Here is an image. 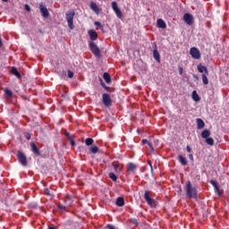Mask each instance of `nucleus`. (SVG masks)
<instances>
[{
	"label": "nucleus",
	"mask_w": 229,
	"mask_h": 229,
	"mask_svg": "<svg viewBox=\"0 0 229 229\" xmlns=\"http://www.w3.org/2000/svg\"><path fill=\"white\" fill-rule=\"evenodd\" d=\"M74 15H76V12L74 11V9H71L65 13V19L69 30H74Z\"/></svg>",
	"instance_id": "nucleus-1"
},
{
	"label": "nucleus",
	"mask_w": 229,
	"mask_h": 229,
	"mask_svg": "<svg viewBox=\"0 0 229 229\" xmlns=\"http://www.w3.org/2000/svg\"><path fill=\"white\" fill-rule=\"evenodd\" d=\"M185 191L187 198H198V191H196V188L192 186L191 181L186 182Z\"/></svg>",
	"instance_id": "nucleus-2"
},
{
	"label": "nucleus",
	"mask_w": 229,
	"mask_h": 229,
	"mask_svg": "<svg viewBox=\"0 0 229 229\" xmlns=\"http://www.w3.org/2000/svg\"><path fill=\"white\" fill-rule=\"evenodd\" d=\"M89 46L91 53H93L95 56H97L98 58L101 57V50L95 42L89 41Z\"/></svg>",
	"instance_id": "nucleus-3"
},
{
	"label": "nucleus",
	"mask_w": 229,
	"mask_h": 229,
	"mask_svg": "<svg viewBox=\"0 0 229 229\" xmlns=\"http://www.w3.org/2000/svg\"><path fill=\"white\" fill-rule=\"evenodd\" d=\"M17 158H18L20 164H21V165H23V167H26V165H28V157H26L24 153H22L21 150L18 151Z\"/></svg>",
	"instance_id": "nucleus-4"
},
{
	"label": "nucleus",
	"mask_w": 229,
	"mask_h": 229,
	"mask_svg": "<svg viewBox=\"0 0 229 229\" xmlns=\"http://www.w3.org/2000/svg\"><path fill=\"white\" fill-rule=\"evenodd\" d=\"M102 102L105 106H112V98L108 93L102 95Z\"/></svg>",
	"instance_id": "nucleus-5"
},
{
	"label": "nucleus",
	"mask_w": 229,
	"mask_h": 229,
	"mask_svg": "<svg viewBox=\"0 0 229 229\" xmlns=\"http://www.w3.org/2000/svg\"><path fill=\"white\" fill-rule=\"evenodd\" d=\"M190 55L195 59L199 60L201 58V52H199V49L196 47H191L190 49Z\"/></svg>",
	"instance_id": "nucleus-6"
},
{
	"label": "nucleus",
	"mask_w": 229,
	"mask_h": 229,
	"mask_svg": "<svg viewBox=\"0 0 229 229\" xmlns=\"http://www.w3.org/2000/svg\"><path fill=\"white\" fill-rule=\"evenodd\" d=\"M144 199L147 201L148 207H153V204L155 203V200L151 197H149V191H145L144 193Z\"/></svg>",
	"instance_id": "nucleus-7"
},
{
	"label": "nucleus",
	"mask_w": 229,
	"mask_h": 229,
	"mask_svg": "<svg viewBox=\"0 0 229 229\" xmlns=\"http://www.w3.org/2000/svg\"><path fill=\"white\" fill-rule=\"evenodd\" d=\"M153 46H154V51H153L154 59L157 62V64H160V53H158L157 43H153Z\"/></svg>",
	"instance_id": "nucleus-8"
},
{
	"label": "nucleus",
	"mask_w": 229,
	"mask_h": 229,
	"mask_svg": "<svg viewBox=\"0 0 229 229\" xmlns=\"http://www.w3.org/2000/svg\"><path fill=\"white\" fill-rule=\"evenodd\" d=\"M112 166L114 167L115 173H117V174L122 173L123 165L122 164H120L119 162H115V161L113 162Z\"/></svg>",
	"instance_id": "nucleus-9"
},
{
	"label": "nucleus",
	"mask_w": 229,
	"mask_h": 229,
	"mask_svg": "<svg viewBox=\"0 0 229 229\" xmlns=\"http://www.w3.org/2000/svg\"><path fill=\"white\" fill-rule=\"evenodd\" d=\"M39 10L42 17H45V19H47V17H49V11H47V7L44 6V4H40Z\"/></svg>",
	"instance_id": "nucleus-10"
},
{
	"label": "nucleus",
	"mask_w": 229,
	"mask_h": 229,
	"mask_svg": "<svg viewBox=\"0 0 229 229\" xmlns=\"http://www.w3.org/2000/svg\"><path fill=\"white\" fill-rule=\"evenodd\" d=\"M30 149H31L32 153H34V155H36V157H40V155H41L40 150L38 149V148L37 147L35 142L30 143Z\"/></svg>",
	"instance_id": "nucleus-11"
},
{
	"label": "nucleus",
	"mask_w": 229,
	"mask_h": 229,
	"mask_svg": "<svg viewBox=\"0 0 229 229\" xmlns=\"http://www.w3.org/2000/svg\"><path fill=\"white\" fill-rule=\"evenodd\" d=\"M183 21L186 22V24H192V21H193V18L192 16L191 15V13H186L184 15H183Z\"/></svg>",
	"instance_id": "nucleus-12"
},
{
	"label": "nucleus",
	"mask_w": 229,
	"mask_h": 229,
	"mask_svg": "<svg viewBox=\"0 0 229 229\" xmlns=\"http://www.w3.org/2000/svg\"><path fill=\"white\" fill-rule=\"evenodd\" d=\"M157 28H161V30H165L167 28V24L162 19H158L157 21Z\"/></svg>",
	"instance_id": "nucleus-13"
},
{
	"label": "nucleus",
	"mask_w": 229,
	"mask_h": 229,
	"mask_svg": "<svg viewBox=\"0 0 229 229\" xmlns=\"http://www.w3.org/2000/svg\"><path fill=\"white\" fill-rule=\"evenodd\" d=\"M88 33L90 38V40H98V32H96V30H90Z\"/></svg>",
	"instance_id": "nucleus-14"
},
{
	"label": "nucleus",
	"mask_w": 229,
	"mask_h": 229,
	"mask_svg": "<svg viewBox=\"0 0 229 229\" xmlns=\"http://www.w3.org/2000/svg\"><path fill=\"white\" fill-rule=\"evenodd\" d=\"M90 8L95 13H99V6H98V4H96L95 2H90Z\"/></svg>",
	"instance_id": "nucleus-15"
},
{
	"label": "nucleus",
	"mask_w": 229,
	"mask_h": 229,
	"mask_svg": "<svg viewBox=\"0 0 229 229\" xmlns=\"http://www.w3.org/2000/svg\"><path fill=\"white\" fill-rule=\"evenodd\" d=\"M11 72L14 76H16V78H18V80H21V78H22V76L21 75V72H19V70H17V68H15V67H12Z\"/></svg>",
	"instance_id": "nucleus-16"
},
{
	"label": "nucleus",
	"mask_w": 229,
	"mask_h": 229,
	"mask_svg": "<svg viewBox=\"0 0 229 229\" xmlns=\"http://www.w3.org/2000/svg\"><path fill=\"white\" fill-rule=\"evenodd\" d=\"M198 71H199V72H201V73L205 72L204 74H208V69L207 68V66H203L201 64H199L198 65Z\"/></svg>",
	"instance_id": "nucleus-17"
},
{
	"label": "nucleus",
	"mask_w": 229,
	"mask_h": 229,
	"mask_svg": "<svg viewBox=\"0 0 229 229\" xmlns=\"http://www.w3.org/2000/svg\"><path fill=\"white\" fill-rule=\"evenodd\" d=\"M103 78L106 81V83H112V78L110 77V73L108 72H104Z\"/></svg>",
	"instance_id": "nucleus-18"
},
{
	"label": "nucleus",
	"mask_w": 229,
	"mask_h": 229,
	"mask_svg": "<svg viewBox=\"0 0 229 229\" xmlns=\"http://www.w3.org/2000/svg\"><path fill=\"white\" fill-rule=\"evenodd\" d=\"M197 126H198V130H202V128H205V122H203L201 118H198Z\"/></svg>",
	"instance_id": "nucleus-19"
},
{
	"label": "nucleus",
	"mask_w": 229,
	"mask_h": 229,
	"mask_svg": "<svg viewBox=\"0 0 229 229\" xmlns=\"http://www.w3.org/2000/svg\"><path fill=\"white\" fill-rule=\"evenodd\" d=\"M117 207H124V199L123 197H118L116 199Z\"/></svg>",
	"instance_id": "nucleus-20"
},
{
	"label": "nucleus",
	"mask_w": 229,
	"mask_h": 229,
	"mask_svg": "<svg viewBox=\"0 0 229 229\" xmlns=\"http://www.w3.org/2000/svg\"><path fill=\"white\" fill-rule=\"evenodd\" d=\"M201 137H202V139H208V138H210V131H208V130H204V131L201 132Z\"/></svg>",
	"instance_id": "nucleus-21"
},
{
	"label": "nucleus",
	"mask_w": 229,
	"mask_h": 229,
	"mask_svg": "<svg viewBox=\"0 0 229 229\" xmlns=\"http://www.w3.org/2000/svg\"><path fill=\"white\" fill-rule=\"evenodd\" d=\"M135 169H137V165H135V164H133V163H129V164L127 165V171L133 172V171H135Z\"/></svg>",
	"instance_id": "nucleus-22"
},
{
	"label": "nucleus",
	"mask_w": 229,
	"mask_h": 229,
	"mask_svg": "<svg viewBox=\"0 0 229 229\" xmlns=\"http://www.w3.org/2000/svg\"><path fill=\"white\" fill-rule=\"evenodd\" d=\"M179 162L182 164V165H187V158H185L183 156L180 155L178 157Z\"/></svg>",
	"instance_id": "nucleus-23"
},
{
	"label": "nucleus",
	"mask_w": 229,
	"mask_h": 229,
	"mask_svg": "<svg viewBox=\"0 0 229 229\" xmlns=\"http://www.w3.org/2000/svg\"><path fill=\"white\" fill-rule=\"evenodd\" d=\"M192 99L193 101H199V95H198V92L196 90L192 91Z\"/></svg>",
	"instance_id": "nucleus-24"
},
{
	"label": "nucleus",
	"mask_w": 229,
	"mask_h": 229,
	"mask_svg": "<svg viewBox=\"0 0 229 229\" xmlns=\"http://www.w3.org/2000/svg\"><path fill=\"white\" fill-rule=\"evenodd\" d=\"M86 146H92L94 144V140L92 138H87L85 140Z\"/></svg>",
	"instance_id": "nucleus-25"
},
{
	"label": "nucleus",
	"mask_w": 229,
	"mask_h": 229,
	"mask_svg": "<svg viewBox=\"0 0 229 229\" xmlns=\"http://www.w3.org/2000/svg\"><path fill=\"white\" fill-rule=\"evenodd\" d=\"M114 13L116 14V16L118 17V19H123V12L121 11V9H116L114 11Z\"/></svg>",
	"instance_id": "nucleus-26"
},
{
	"label": "nucleus",
	"mask_w": 229,
	"mask_h": 229,
	"mask_svg": "<svg viewBox=\"0 0 229 229\" xmlns=\"http://www.w3.org/2000/svg\"><path fill=\"white\" fill-rule=\"evenodd\" d=\"M206 143L208 146H214V139L213 138H206Z\"/></svg>",
	"instance_id": "nucleus-27"
},
{
	"label": "nucleus",
	"mask_w": 229,
	"mask_h": 229,
	"mask_svg": "<svg viewBox=\"0 0 229 229\" xmlns=\"http://www.w3.org/2000/svg\"><path fill=\"white\" fill-rule=\"evenodd\" d=\"M100 85L101 87H103V89H105V90H106L107 92H110V87L106 86V84H105V82H103V80L100 79Z\"/></svg>",
	"instance_id": "nucleus-28"
},
{
	"label": "nucleus",
	"mask_w": 229,
	"mask_h": 229,
	"mask_svg": "<svg viewBox=\"0 0 229 229\" xmlns=\"http://www.w3.org/2000/svg\"><path fill=\"white\" fill-rule=\"evenodd\" d=\"M4 94L7 95L9 98H13V92L10 90L9 89H4Z\"/></svg>",
	"instance_id": "nucleus-29"
},
{
	"label": "nucleus",
	"mask_w": 229,
	"mask_h": 229,
	"mask_svg": "<svg viewBox=\"0 0 229 229\" xmlns=\"http://www.w3.org/2000/svg\"><path fill=\"white\" fill-rule=\"evenodd\" d=\"M109 178L113 180V182H117V175L114 173H109Z\"/></svg>",
	"instance_id": "nucleus-30"
},
{
	"label": "nucleus",
	"mask_w": 229,
	"mask_h": 229,
	"mask_svg": "<svg viewBox=\"0 0 229 229\" xmlns=\"http://www.w3.org/2000/svg\"><path fill=\"white\" fill-rule=\"evenodd\" d=\"M208 74H202V82L204 85H208V78H207Z\"/></svg>",
	"instance_id": "nucleus-31"
},
{
	"label": "nucleus",
	"mask_w": 229,
	"mask_h": 229,
	"mask_svg": "<svg viewBox=\"0 0 229 229\" xmlns=\"http://www.w3.org/2000/svg\"><path fill=\"white\" fill-rule=\"evenodd\" d=\"M90 151L93 153V155H96V153L99 151V148H98V146H93L90 148Z\"/></svg>",
	"instance_id": "nucleus-32"
},
{
	"label": "nucleus",
	"mask_w": 229,
	"mask_h": 229,
	"mask_svg": "<svg viewBox=\"0 0 229 229\" xmlns=\"http://www.w3.org/2000/svg\"><path fill=\"white\" fill-rule=\"evenodd\" d=\"M112 9L114 10V12L115 10H119V7L117 6V3L116 2H112Z\"/></svg>",
	"instance_id": "nucleus-33"
},
{
	"label": "nucleus",
	"mask_w": 229,
	"mask_h": 229,
	"mask_svg": "<svg viewBox=\"0 0 229 229\" xmlns=\"http://www.w3.org/2000/svg\"><path fill=\"white\" fill-rule=\"evenodd\" d=\"M211 185H213L214 189H216V187L219 186V184L217 183V182L211 180L210 181Z\"/></svg>",
	"instance_id": "nucleus-34"
},
{
	"label": "nucleus",
	"mask_w": 229,
	"mask_h": 229,
	"mask_svg": "<svg viewBox=\"0 0 229 229\" xmlns=\"http://www.w3.org/2000/svg\"><path fill=\"white\" fill-rule=\"evenodd\" d=\"M215 192H216V194H218V196H221V190H220L219 186H216L215 188Z\"/></svg>",
	"instance_id": "nucleus-35"
},
{
	"label": "nucleus",
	"mask_w": 229,
	"mask_h": 229,
	"mask_svg": "<svg viewBox=\"0 0 229 229\" xmlns=\"http://www.w3.org/2000/svg\"><path fill=\"white\" fill-rule=\"evenodd\" d=\"M44 194L46 196H51V191H49V189L46 188L45 191H44Z\"/></svg>",
	"instance_id": "nucleus-36"
},
{
	"label": "nucleus",
	"mask_w": 229,
	"mask_h": 229,
	"mask_svg": "<svg viewBox=\"0 0 229 229\" xmlns=\"http://www.w3.org/2000/svg\"><path fill=\"white\" fill-rule=\"evenodd\" d=\"M94 24H95V26H98V28H100L101 30H103V26L101 25V22H99V21H95Z\"/></svg>",
	"instance_id": "nucleus-37"
},
{
	"label": "nucleus",
	"mask_w": 229,
	"mask_h": 229,
	"mask_svg": "<svg viewBox=\"0 0 229 229\" xmlns=\"http://www.w3.org/2000/svg\"><path fill=\"white\" fill-rule=\"evenodd\" d=\"M25 139H27V140H31V134H30V132L25 133Z\"/></svg>",
	"instance_id": "nucleus-38"
},
{
	"label": "nucleus",
	"mask_w": 229,
	"mask_h": 229,
	"mask_svg": "<svg viewBox=\"0 0 229 229\" xmlns=\"http://www.w3.org/2000/svg\"><path fill=\"white\" fill-rule=\"evenodd\" d=\"M186 151H187L188 153H192V148H191V146L187 145V147H186Z\"/></svg>",
	"instance_id": "nucleus-39"
},
{
	"label": "nucleus",
	"mask_w": 229,
	"mask_h": 229,
	"mask_svg": "<svg viewBox=\"0 0 229 229\" xmlns=\"http://www.w3.org/2000/svg\"><path fill=\"white\" fill-rule=\"evenodd\" d=\"M74 72L68 71V78H73Z\"/></svg>",
	"instance_id": "nucleus-40"
},
{
	"label": "nucleus",
	"mask_w": 229,
	"mask_h": 229,
	"mask_svg": "<svg viewBox=\"0 0 229 229\" xmlns=\"http://www.w3.org/2000/svg\"><path fill=\"white\" fill-rule=\"evenodd\" d=\"M25 10L26 12H31V7L28 4H25Z\"/></svg>",
	"instance_id": "nucleus-41"
},
{
	"label": "nucleus",
	"mask_w": 229,
	"mask_h": 229,
	"mask_svg": "<svg viewBox=\"0 0 229 229\" xmlns=\"http://www.w3.org/2000/svg\"><path fill=\"white\" fill-rule=\"evenodd\" d=\"M58 209H59V210H65V206L60 204V205L58 206Z\"/></svg>",
	"instance_id": "nucleus-42"
},
{
	"label": "nucleus",
	"mask_w": 229,
	"mask_h": 229,
	"mask_svg": "<svg viewBox=\"0 0 229 229\" xmlns=\"http://www.w3.org/2000/svg\"><path fill=\"white\" fill-rule=\"evenodd\" d=\"M70 141H71V146H76V142L74 141V140H72V138H70Z\"/></svg>",
	"instance_id": "nucleus-43"
},
{
	"label": "nucleus",
	"mask_w": 229,
	"mask_h": 229,
	"mask_svg": "<svg viewBox=\"0 0 229 229\" xmlns=\"http://www.w3.org/2000/svg\"><path fill=\"white\" fill-rule=\"evenodd\" d=\"M147 144L152 151L155 149V148H153V144H151V142L148 141Z\"/></svg>",
	"instance_id": "nucleus-44"
},
{
	"label": "nucleus",
	"mask_w": 229,
	"mask_h": 229,
	"mask_svg": "<svg viewBox=\"0 0 229 229\" xmlns=\"http://www.w3.org/2000/svg\"><path fill=\"white\" fill-rule=\"evenodd\" d=\"M179 74L181 75L183 74V68L182 67L179 68Z\"/></svg>",
	"instance_id": "nucleus-45"
},
{
	"label": "nucleus",
	"mask_w": 229,
	"mask_h": 229,
	"mask_svg": "<svg viewBox=\"0 0 229 229\" xmlns=\"http://www.w3.org/2000/svg\"><path fill=\"white\" fill-rule=\"evenodd\" d=\"M189 158H190V160L193 161L194 160V156H192V154H190Z\"/></svg>",
	"instance_id": "nucleus-46"
},
{
	"label": "nucleus",
	"mask_w": 229,
	"mask_h": 229,
	"mask_svg": "<svg viewBox=\"0 0 229 229\" xmlns=\"http://www.w3.org/2000/svg\"><path fill=\"white\" fill-rule=\"evenodd\" d=\"M148 142H149L148 140H142L143 144H148Z\"/></svg>",
	"instance_id": "nucleus-47"
},
{
	"label": "nucleus",
	"mask_w": 229,
	"mask_h": 229,
	"mask_svg": "<svg viewBox=\"0 0 229 229\" xmlns=\"http://www.w3.org/2000/svg\"><path fill=\"white\" fill-rule=\"evenodd\" d=\"M66 137H68V139H71V134L69 132H66Z\"/></svg>",
	"instance_id": "nucleus-48"
},
{
	"label": "nucleus",
	"mask_w": 229,
	"mask_h": 229,
	"mask_svg": "<svg viewBox=\"0 0 229 229\" xmlns=\"http://www.w3.org/2000/svg\"><path fill=\"white\" fill-rule=\"evenodd\" d=\"M48 229H58V228L55 226H49Z\"/></svg>",
	"instance_id": "nucleus-49"
},
{
	"label": "nucleus",
	"mask_w": 229,
	"mask_h": 229,
	"mask_svg": "<svg viewBox=\"0 0 229 229\" xmlns=\"http://www.w3.org/2000/svg\"><path fill=\"white\" fill-rule=\"evenodd\" d=\"M148 165H150L151 169H153V165H151V161H148Z\"/></svg>",
	"instance_id": "nucleus-50"
},
{
	"label": "nucleus",
	"mask_w": 229,
	"mask_h": 229,
	"mask_svg": "<svg viewBox=\"0 0 229 229\" xmlns=\"http://www.w3.org/2000/svg\"><path fill=\"white\" fill-rule=\"evenodd\" d=\"M4 3H8V0H2Z\"/></svg>",
	"instance_id": "nucleus-51"
},
{
	"label": "nucleus",
	"mask_w": 229,
	"mask_h": 229,
	"mask_svg": "<svg viewBox=\"0 0 229 229\" xmlns=\"http://www.w3.org/2000/svg\"><path fill=\"white\" fill-rule=\"evenodd\" d=\"M66 199H68L69 201H71V198H69V197H68Z\"/></svg>",
	"instance_id": "nucleus-52"
}]
</instances>
